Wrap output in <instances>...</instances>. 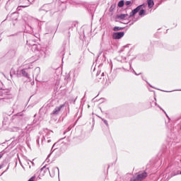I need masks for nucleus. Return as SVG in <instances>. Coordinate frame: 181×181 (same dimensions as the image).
<instances>
[{
  "label": "nucleus",
  "instance_id": "10",
  "mask_svg": "<svg viewBox=\"0 0 181 181\" xmlns=\"http://www.w3.org/2000/svg\"><path fill=\"white\" fill-rule=\"evenodd\" d=\"M16 13H13L11 14H8L7 16V19H8V21H16V19H18V18L16 16Z\"/></svg>",
  "mask_w": 181,
  "mask_h": 181
},
{
  "label": "nucleus",
  "instance_id": "6",
  "mask_svg": "<svg viewBox=\"0 0 181 181\" xmlns=\"http://www.w3.org/2000/svg\"><path fill=\"white\" fill-rule=\"evenodd\" d=\"M40 53L41 57H46L49 54V48L48 47H42L40 49Z\"/></svg>",
  "mask_w": 181,
  "mask_h": 181
},
{
  "label": "nucleus",
  "instance_id": "12",
  "mask_svg": "<svg viewBox=\"0 0 181 181\" xmlns=\"http://www.w3.org/2000/svg\"><path fill=\"white\" fill-rule=\"evenodd\" d=\"M39 74H40V67H36L33 72V76H35V77H37Z\"/></svg>",
  "mask_w": 181,
  "mask_h": 181
},
{
  "label": "nucleus",
  "instance_id": "31",
  "mask_svg": "<svg viewBox=\"0 0 181 181\" xmlns=\"http://www.w3.org/2000/svg\"><path fill=\"white\" fill-rule=\"evenodd\" d=\"M63 52H64V49H62V52H61V54H62V56H64V53H63Z\"/></svg>",
  "mask_w": 181,
  "mask_h": 181
},
{
  "label": "nucleus",
  "instance_id": "32",
  "mask_svg": "<svg viewBox=\"0 0 181 181\" xmlns=\"http://www.w3.org/2000/svg\"><path fill=\"white\" fill-rule=\"evenodd\" d=\"M55 146H56V143L54 144V145L52 146V151L53 150V148H54Z\"/></svg>",
  "mask_w": 181,
  "mask_h": 181
},
{
  "label": "nucleus",
  "instance_id": "26",
  "mask_svg": "<svg viewBox=\"0 0 181 181\" xmlns=\"http://www.w3.org/2000/svg\"><path fill=\"white\" fill-rule=\"evenodd\" d=\"M132 73H134L135 76H139V74H136V72L135 71V70H134V69H132Z\"/></svg>",
  "mask_w": 181,
  "mask_h": 181
},
{
  "label": "nucleus",
  "instance_id": "7",
  "mask_svg": "<svg viewBox=\"0 0 181 181\" xmlns=\"http://www.w3.org/2000/svg\"><path fill=\"white\" fill-rule=\"evenodd\" d=\"M63 107H64V105H61L58 107H56L51 113L52 117H53V115H59V112L62 111V108H63Z\"/></svg>",
  "mask_w": 181,
  "mask_h": 181
},
{
  "label": "nucleus",
  "instance_id": "2",
  "mask_svg": "<svg viewBox=\"0 0 181 181\" xmlns=\"http://www.w3.org/2000/svg\"><path fill=\"white\" fill-rule=\"evenodd\" d=\"M148 176V173L146 172H143L139 173L136 177H133L130 179V181H142L145 177Z\"/></svg>",
  "mask_w": 181,
  "mask_h": 181
},
{
  "label": "nucleus",
  "instance_id": "22",
  "mask_svg": "<svg viewBox=\"0 0 181 181\" xmlns=\"http://www.w3.org/2000/svg\"><path fill=\"white\" fill-rule=\"evenodd\" d=\"M100 74H101V71H98L96 74V76L98 77V78H100Z\"/></svg>",
  "mask_w": 181,
  "mask_h": 181
},
{
  "label": "nucleus",
  "instance_id": "16",
  "mask_svg": "<svg viewBox=\"0 0 181 181\" xmlns=\"http://www.w3.org/2000/svg\"><path fill=\"white\" fill-rule=\"evenodd\" d=\"M21 74L22 76H23V77H26L27 78H29V74H28V72H26V70L22 69Z\"/></svg>",
  "mask_w": 181,
  "mask_h": 181
},
{
  "label": "nucleus",
  "instance_id": "48",
  "mask_svg": "<svg viewBox=\"0 0 181 181\" xmlns=\"http://www.w3.org/2000/svg\"><path fill=\"white\" fill-rule=\"evenodd\" d=\"M178 175H181V172L180 173H178Z\"/></svg>",
  "mask_w": 181,
  "mask_h": 181
},
{
  "label": "nucleus",
  "instance_id": "17",
  "mask_svg": "<svg viewBox=\"0 0 181 181\" xmlns=\"http://www.w3.org/2000/svg\"><path fill=\"white\" fill-rule=\"evenodd\" d=\"M124 27H118V26H115L113 28V30L114 32H118L119 30H124Z\"/></svg>",
  "mask_w": 181,
  "mask_h": 181
},
{
  "label": "nucleus",
  "instance_id": "49",
  "mask_svg": "<svg viewBox=\"0 0 181 181\" xmlns=\"http://www.w3.org/2000/svg\"><path fill=\"white\" fill-rule=\"evenodd\" d=\"M149 86H150V87H152V86H151L150 84H149Z\"/></svg>",
  "mask_w": 181,
  "mask_h": 181
},
{
  "label": "nucleus",
  "instance_id": "41",
  "mask_svg": "<svg viewBox=\"0 0 181 181\" xmlns=\"http://www.w3.org/2000/svg\"><path fill=\"white\" fill-rule=\"evenodd\" d=\"M165 115H166V117H168V118H169V116L165 113Z\"/></svg>",
  "mask_w": 181,
  "mask_h": 181
},
{
  "label": "nucleus",
  "instance_id": "40",
  "mask_svg": "<svg viewBox=\"0 0 181 181\" xmlns=\"http://www.w3.org/2000/svg\"><path fill=\"white\" fill-rule=\"evenodd\" d=\"M165 115H166V117H168V118H169V116L165 113Z\"/></svg>",
  "mask_w": 181,
  "mask_h": 181
},
{
  "label": "nucleus",
  "instance_id": "13",
  "mask_svg": "<svg viewBox=\"0 0 181 181\" xmlns=\"http://www.w3.org/2000/svg\"><path fill=\"white\" fill-rule=\"evenodd\" d=\"M147 4H148V6L150 9L151 8H153V6L155 5V3L153 2V0H147Z\"/></svg>",
  "mask_w": 181,
  "mask_h": 181
},
{
  "label": "nucleus",
  "instance_id": "1",
  "mask_svg": "<svg viewBox=\"0 0 181 181\" xmlns=\"http://www.w3.org/2000/svg\"><path fill=\"white\" fill-rule=\"evenodd\" d=\"M49 12L50 15H54L56 12H57V9H56V4L54 3L51 4H45L39 8V12Z\"/></svg>",
  "mask_w": 181,
  "mask_h": 181
},
{
  "label": "nucleus",
  "instance_id": "28",
  "mask_svg": "<svg viewBox=\"0 0 181 181\" xmlns=\"http://www.w3.org/2000/svg\"><path fill=\"white\" fill-rule=\"evenodd\" d=\"M30 4H33V2H35V0H28Z\"/></svg>",
  "mask_w": 181,
  "mask_h": 181
},
{
  "label": "nucleus",
  "instance_id": "9",
  "mask_svg": "<svg viewBox=\"0 0 181 181\" xmlns=\"http://www.w3.org/2000/svg\"><path fill=\"white\" fill-rule=\"evenodd\" d=\"M23 5L18 6L17 7V11H21V8H28L30 4L29 3L28 0H23Z\"/></svg>",
  "mask_w": 181,
  "mask_h": 181
},
{
  "label": "nucleus",
  "instance_id": "50",
  "mask_svg": "<svg viewBox=\"0 0 181 181\" xmlns=\"http://www.w3.org/2000/svg\"><path fill=\"white\" fill-rule=\"evenodd\" d=\"M45 131H46V132H47V131H48V130H47V129H46Z\"/></svg>",
  "mask_w": 181,
  "mask_h": 181
},
{
  "label": "nucleus",
  "instance_id": "4",
  "mask_svg": "<svg viewBox=\"0 0 181 181\" xmlns=\"http://www.w3.org/2000/svg\"><path fill=\"white\" fill-rule=\"evenodd\" d=\"M142 8H145V4L139 5L136 8L132 10V12H130L129 13V18H132V16H134L135 15H136V13H138V12H139V11L142 9Z\"/></svg>",
  "mask_w": 181,
  "mask_h": 181
},
{
  "label": "nucleus",
  "instance_id": "43",
  "mask_svg": "<svg viewBox=\"0 0 181 181\" xmlns=\"http://www.w3.org/2000/svg\"><path fill=\"white\" fill-rule=\"evenodd\" d=\"M8 169H9V166H8L7 169L6 170V171L8 170Z\"/></svg>",
  "mask_w": 181,
  "mask_h": 181
},
{
  "label": "nucleus",
  "instance_id": "36",
  "mask_svg": "<svg viewBox=\"0 0 181 181\" xmlns=\"http://www.w3.org/2000/svg\"><path fill=\"white\" fill-rule=\"evenodd\" d=\"M70 127H69L68 129H67V130H66V132H68V131H70Z\"/></svg>",
  "mask_w": 181,
  "mask_h": 181
},
{
  "label": "nucleus",
  "instance_id": "19",
  "mask_svg": "<svg viewBox=\"0 0 181 181\" xmlns=\"http://www.w3.org/2000/svg\"><path fill=\"white\" fill-rule=\"evenodd\" d=\"M26 132H30L33 129V127H32L30 124H28V126L25 127Z\"/></svg>",
  "mask_w": 181,
  "mask_h": 181
},
{
  "label": "nucleus",
  "instance_id": "52",
  "mask_svg": "<svg viewBox=\"0 0 181 181\" xmlns=\"http://www.w3.org/2000/svg\"><path fill=\"white\" fill-rule=\"evenodd\" d=\"M180 91H181V90H180Z\"/></svg>",
  "mask_w": 181,
  "mask_h": 181
},
{
  "label": "nucleus",
  "instance_id": "18",
  "mask_svg": "<svg viewBox=\"0 0 181 181\" xmlns=\"http://www.w3.org/2000/svg\"><path fill=\"white\" fill-rule=\"evenodd\" d=\"M124 5H125V1L124 0H121L119 1L117 6L119 8H122V6H124Z\"/></svg>",
  "mask_w": 181,
  "mask_h": 181
},
{
  "label": "nucleus",
  "instance_id": "46",
  "mask_svg": "<svg viewBox=\"0 0 181 181\" xmlns=\"http://www.w3.org/2000/svg\"><path fill=\"white\" fill-rule=\"evenodd\" d=\"M69 35H70V31L68 32Z\"/></svg>",
  "mask_w": 181,
  "mask_h": 181
},
{
  "label": "nucleus",
  "instance_id": "21",
  "mask_svg": "<svg viewBox=\"0 0 181 181\" xmlns=\"http://www.w3.org/2000/svg\"><path fill=\"white\" fill-rule=\"evenodd\" d=\"M139 15V16H142L145 15V10L144 9L140 10Z\"/></svg>",
  "mask_w": 181,
  "mask_h": 181
},
{
  "label": "nucleus",
  "instance_id": "15",
  "mask_svg": "<svg viewBox=\"0 0 181 181\" xmlns=\"http://www.w3.org/2000/svg\"><path fill=\"white\" fill-rule=\"evenodd\" d=\"M127 16H128V14H119L117 15V19H119L120 21H122L124 19H125V18H127Z\"/></svg>",
  "mask_w": 181,
  "mask_h": 181
},
{
  "label": "nucleus",
  "instance_id": "8",
  "mask_svg": "<svg viewBox=\"0 0 181 181\" xmlns=\"http://www.w3.org/2000/svg\"><path fill=\"white\" fill-rule=\"evenodd\" d=\"M23 21L25 22L28 26H29V23H32V22H33V18L28 14H25L23 16Z\"/></svg>",
  "mask_w": 181,
  "mask_h": 181
},
{
  "label": "nucleus",
  "instance_id": "24",
  "mask_svg": "<svg viewBox=\"0 0 181 181\" xmlns=\"http://www.w3.org/2000/svg\"><path fill=\"white\" fill-rule=\"evenodd\" d=\"M36 178V177L33 176L31 177L28 181H35V179Z\"/></svg>",
  "mask_w": 181,
  "mask_h": 181
},
{
  "label": "nucleus",
  "instance_id": "5",
  "mask_svg": "<svg viewBox=\"0 0 181 181\" xmlns=\"http://www.w3.org/2000/svg\"><path fill=\"white\" fill-rule=\"evenodd\" d=\"M124 35H125V33H124L123 31L113 33L112 39H115V40H118L121 39L122 37H124Z\"/></svg>",
  "mask_w": 181,
  "mask_h": 181
},
{
  "label": "nucleus",
  "instance_id": "3",
  "mask_svg": "<svg viewBox=\"0 0 181 181\" xmlns=\"http://www.w3.org/2000/svg\"><path fill=\"white\" fill-rule=\"evenodd\" d=\"M47 170L49 171V175L52 177H53V176H54V172H58V174H59V168H52L51 172H50V170H49V168H46V166H44L40 169V172H44V173H46V172H47Z\"/></svg>",
  "mask_w": 181,
  "mask_h": 181
},
{
  "label": "nucleus",
  "instance_id": "51",
  "mask_svg": "<svg viewBox=\"0 0 181 181\" xmlns=\"http://www.w3.org/2000/svg\"><path fill=\"white\" fill-rule=\"evenodd\" d=\"M29 41L27 40V43Z\"/></svg>",
  "mask_w": 181,
  "mask_h": 181
},
{
  "label": "nucleus",
  "instance_id": "45",
  "mask_svg": "<svg viewBox=\"0 0 181 181\" xmlns=\"http://www.w3.org/2000/svg\"><path fill=\"white\" fill-rule=\"evenodd\" d=\"M33 123H34V124H36V122H35V120H34V121H33Z\"/></svg>",
  "mask_w": 181,
  "mask_h": 181
},
{
  "label": "nucleus",
  "instance_id": "30",
  "mask_svg": "<svg viewBox=\"0 0 181 181\" xmlns=\"http://www.w3.org/2000/svg\"><path fill=\"white\" fill-rule=\"evenodd\" d=\"M45 136H42V142H43V141H45Z\"/></svg>",
  "mask_w": 181,
  "mask_h": 181
},
{
  "label": "nucleus",
  "instance_id": "34",
  "mask_svg": "<svg viewBox=\"0 0 181 181\" xmlns=\"http://www.w3.org/2000/svg\"><path fill=\"white\" fill-rule=\"evenodd\" d=\"M50 142H52V140L49 139V140L47 141V143H48V144H50Z\"/></svg>",
  "mask_w": 181,
  "mask_h": 181
},
{
  "label": "nucleus",
  "instance_id": "27",
  "mask_svg": "<svg viewBox=\"0 0 181 181\" xmlns=\"http://www.w3.org/2000/svg\"><path fill=\"white\" fill-rule=\"evenodd\" d=\"M22 115H23V114L18 113V114L16 115V117H22Z\"/></svg>",
  "mask_w": 181,
  "mask_h": 181
},
{
  "label": "nucleus",
  "instance_id": "47",
  "mask_svg": "<svg viewBox=\"0 0 181 181\" xmlns=\"http://www.w3.org/2000/svg\"><path fill=\"white\" fill-rule=\"evenodd\" d=\"M28 26H30V23H29V25Z\"/></svg>",
  "mask_w": 181,
  "mask_h": 181
},
{
  "label": "nucleus",
  "instance_id": "14",
  "mask_svg": "<svg viewBox=\"0 0 181 181\" xmlns=\"http://www.w3.org/2000/svg\"><path fill=\"white\" fill-rule=\"evenodd\" d=\"M22 134L18 136V141L19 142H23L25 141V133L23 132H21Z\"/></svg>",
  "mask_w": 181,
  "mask_h": 181
},
{
  "label": "nucleus",
  "instance_id": "44",
  "mask_svg": "<svg viewBox=\"0 0 181 181\" xmlns=\"http://www.w3.org/2000/svg\"><path fill=\"white\" fill-rule=\"evenodd\" d=\"M129 66H130V69H131V67H132V65H131V64H129Z\"/></svg>",
  "mask_w": 181,
  "mask_h": 181
},
{
  "label": "nucleus",
  "instance_id": "39",
  "mask_svg": "<svg viewBox=\"0 0 181 181\" xmlns=\"http://www.w3.org/2000/svg\"><path fill=\"white\" fill-rule=\"evenodd\" d=\"M69 30H73V28H69Z\"/></svg>",
  "mask_w": 181,
  "mask_h": 181
},
{
  "label": "nucleus",
  "instance_id": "11",
  "mask_svg": "<svg viewBox=\"0 0 181 181\" xmlns=\"http://www.w3.org/2000/svg\"><path fill=\"white\" fill-rule=\"evenodd\" d=\"M70 73H73L74 78H76L78 77V74H80V69H78V68L74 69L72 71H71Z\"/></svg>",
  "mask_w": 181,
  "mask_h": 181
},
{
  "label": "nucleus",
  "instance_id": "23",
  "mask_svg": "<svg viewBox=\"0 0 181 181\" xmlns=\"http://www.w3.org/2000/svg\"><path fill=\"white\" fill-rule=\"evenodd\" d=\"M155 105H157V107H158V108H160V110H162V111H163V112H165V114H166V112H165V110H163V109H162V107H160V106H159L158 105V103H155Z\"/></svg>",
  "mask_w": 181,
  "mask_h": 181
},
{
  "label": "nucleus",
  "instance_id": "25",
  "mask_svg": "<svg viewBox=\"0 0 181 181\" xmlns=\"http://www.w3.org/2000/svg\"><path fill=\"white\" fill-rule=\"evenodd\" d=\"M130 4H131V1H127L125 2V6H129Z\"/></svg>",
  "mask_w": 181,
  "mask_h": 181
},
{
  "label": "nucleus",
  "instance_id": "42",
  "mask_svg": "<svg viewBox=\"0 0 181 181\" xmlns=\"http://www.w3.org/2000/svg\"><path fill=\"white\" fill-rule=\"evenodd\" d=\"M0 169H2V165H0Z\"/></svg>",
  "mask_w": 181,
  "mask_h": 181
},
{
  "label": "nucleus",
  "instance_id": "20",
  "mask_svg": "<svg viewBox=\"0 0 181 181\" xmlns=\"http://www.w3.org/2000/svg\"><path fill=\"white\" fill-rule=\"evenodd\" d=\"M99 118H100V119H102V121L104 122V124L106 125V127H108V121H107L105 119H103V117H99Z\"/></svg>",
  "mask_w": 181,
  "mask_h": 181
},
{
  "label": "nucleus",
  "instance_id": "38",
  "mask_svg": "<svg viewBox=\"0 0 181 181\" xmlns=\"http://www.w3.org/2000/svg\"><path fill=\"white\" fill-rule=\"evenodd\" d=\"M165 93H172V91H170H170H165Z\"/></svg>",
  "mask_w": 181,
  "mask_h": 181
},
{
  "label": "nucleus",
  "instance_id": "33",
  "mask_svg": "<svg viewBox=\"0 0 181 181\" xmlns=\"http://www.w3.org/2000/svg\"><path fill=\"white\" fill-rule=\"evenodd\" d=\"M4 156V153L0 154V159Z\"/></svg>",
  "mask_w": 181,
  "mask_h": 181
},
{
  "label": "nucleus",
  "instance_id": "35",
  "mask_svg": "<svg viewBox=\"0 0 181 181\" xmlns=\"http://www.w3.org/2000/svg\"><path fill=\"white\" fill-rule=\"evenodd\" d=\"M39 139H40V137H39L38 139L37 140V144H39Z\"/></svg>",
  "mask_w": 181,
  "mask_h": 181
},
{
  "label": "nucleus",
  "instance_id": "29",
  "mask_svg": "<svg viewBox=\"0 0 181 181\" xmlns=\"http://www.w3.org/2000/svg\"><path fill=\"white\" fill-rule=\"evenodd\" d=\"M122 69L124 70V71H129V70H128V69H125L124 67H122Z\"/></svg>",
  "mask_w": 181,
  "mask_h": 181
},
{
  "label": "nucleus",
  "instance_id": "37",
  "mask_svg": "<svg viewBox=\"0 0 181 181\" xmlns=\"http://www.w3.org/2000/svg\"><path fill=\"white\" fill-rule=\"evenodd\" d=\"M101 76H104V72H102V73H101Z\"/></svg>",
  "mask_w": 181,
  "mask_h": 181
}]
</instances>
